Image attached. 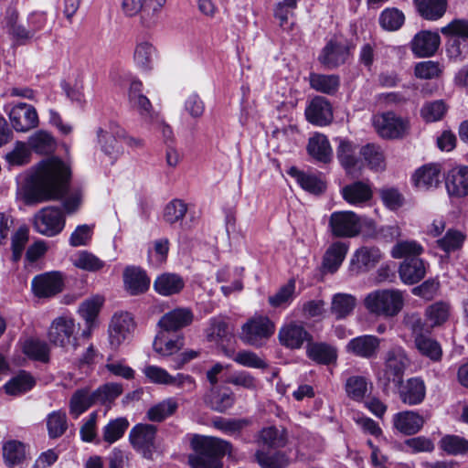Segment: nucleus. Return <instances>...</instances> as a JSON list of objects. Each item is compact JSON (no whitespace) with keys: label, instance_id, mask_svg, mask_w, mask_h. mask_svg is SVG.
<instances>
[{"label":"nucleus","instance_id":"1","mask_svg":"<svg viewBox=\"0 0 468 468\" xmlns=\"http://www.w3.org/2000/svg\"><path fill=\"white\" fill-rule=\"evenodd\" d=\"M69 177V167L64 162L55 157L44 160L32 176L27 197L35 202L58 199L66 194Z\"/></svg>","mask_w":468,"mask_h":468},{"label":"nucleus","instance_id":"2","mask_svg":"<svg viewBox=\"0 0 468 468\" xmlns=\"http://www.w3.org/2000/svg\"><path fill=\"white\" fill-rule=\"evenodd\" d=\"M193 452L188 455L192 468H222V458L230 454L231 444L217 437L196 435L191 441Z\"/></svg>","mask_w":468,"mask_h":468},{"label":"nucleus","instance_id":"3","mask_svg":"<svg viewBox=\"0 0 468 468\" xmlns=\"http://www.w3.org/2000/svg\"><path fill=\"white\" fill-rule=\"evenodd\" d=\"M404 292L398 289H378L369 292L364 299L366 309L372 314L392 318L404 307Z\"/></svg>","mask_w":468,"mask_h":468},{"label":"nucleus","instance_id":"4","mask_svg":"<svg viewBox=\"0 0 468 468\" xmlns=\"http://www.w3.org/2000/svg\"><path fill=\"white\" fill-rule=\"evenodd\" d=\"M410 360L401 347H393L385 355L384 366L378 375L381 384L388 388L391 383L400 386Z\"/></svg>","mask_w":468,"mask_h":468},{"label":"nucleus","instance_id":"5","mask_svg":"<svg viewBox=\"0 0 468 468\" xmlns=\"http://www.w3.org/2000/svg\"><path fill=\"white\" fill-rule=\"evenodd\" d=\"M274 333L273 323L266 316H256L248 320L241 327L240 339L243 343L260 347Z\"/></svg>","mask_w":468,"mask_h":468},{"label":"nucleus","instance_id":"6","mask_svg":"<svg viewBox=\"0 0 468 468\" xmlns=\"http://www.w3.org/2000/svg\"><path fill=\"white\" fill-rule=\"evenodd\" d=\"M65 215L58 207H46L34 216L33 227L35 230L47 237H55L65 227Z\"/></svg>","mask_w":468,"mask_h":468},{"label":"nucleus","instance_id":"7","mask_svg":"<svg viewBox=\"0 0 468 468\" xmlns=\"http://www.w3.org/2000/svg\"><path fill=\"white\" fill-rule=\"evenodd\" d=\"M372 122L375 130L382 138L400 139L409 133V121L392 112L377 114L373 117Z\"/></svg>","mask_w":468,"mask_h":468},{"label":"nucleus","instance_id":"8","mask_svg":"<svg viewBox=\"0 0 468 468\" xmlns=\"http://www.w3.org/2000/svg\"><path fill=\"white\" fill-rule=\"evenodd\" d=\"M76 325L74 319L67 316H59L54 319L48 328V338L54 346L66 350L78 346L75 336Z\"/></svg>","mask_w":468,"mask_h":468},{"label":"nucleus","instance_id":"9","mask_svg":"<svg viewBox=\"0 0 468 468\" xmlns=\"http://www.w3.org/2000/svg\"><path fill=\"white\" fill-rule=\"evenodd\" d=\"M329 229L335 238H354L361 231L360 218L352 211H335L330 215Z\"/></svg>","mask_w":468,"mask_h":468},{"label":"nucleus","instance_id":"10","mask_svg":"<svg viewBox=\"0 0 468 468\" xmlns=\"http://www.w3.org/2000/svg\"><path fill=\"white\" fill-rule=\"evenodd\" d=\"M156 432L157 428L152 424H137L130 431L132 445L146 459H152L157 450Z\"/></svg>","mask_w":468,"mask_h":468},{"label":"nucleus","instance_id":"11","mask_svg":"<svg viewBox=\"0 0 468 468\" xmlns=\"http://www.w3.org/2000/svg\"><path fill=\"white\" fill-rule=\"evenodd\" d=\"M34 294L38 298H50L62 292L64 281L59 271L37 275L31 282Z\"/></svg>","mask_w":468,"mask_h":468},{"label":"nucleus","instance_id":"12","mask_svg":"<svg viewBox=\"0 0 468 468\" xmlns=\"http://www.w3.org/2000/svg\"><path fill=\"white\" fill-rule=\"evenodd\" d=\"M381 259L382 253L378 247H360L350 259L349 271L356 275L367 272L375 268Z\"/></svg>","mask_w":468,"mask_h":468},{"label":"nucleus","instance_id":"13","mask_svg":"<svg viewBox=\"0 0 468 468\" xmlns=\"http://www.w3.org/2000/svg\"><path fill=\"white\" fill-rule=\"evenodd\" d=\"M9 119L16 132H27L38 124V115L34 106L20 102L12 107Z\"/></svg>","mask_w":468,"mask_h":468},{"label":"nucleus","instance_id":"14","mask_svg":"<svg viewBox=\"0 0 468 468\" xmlns=\"http://www.w3.org/2000/svg\"><path fill=\"white\" fill-rule=\"evenodd\" d=\"M128 101L145 121H153L156 116L150 100L143 93V83L137 79L129 80Z\"/></svg>","mask_w":468,"mask_h":468},{"label":"nucleus","instance_id":"15","mask_svg":"<svg viewBox=\"0 0 468 468\" xmlns=\"http://www.w3.org/2000/svg\"><path fill=\"white\" fill-rule=\"evenodd\" d=\"M350 52L347 45L335 40H330L321 50L318 61L326 69H334L346 63Z\"/></svg>","mask_w":468,"mask_h":468},{"label":"nucleus","instance_id":"16","mask_svg":"<svg viewBox=\"0 0 468 468\" xmlns=\"http://www.w3.org/2000/svg\"><path fill=\"white\" fill-rule=\"evenodd\" d=\"M123 289L132 296L146 292L150 287V278L140 267L128 266L122 273Z\"/></svg>","mask_w":468,"mask_h":468},{"label":"nucleus","instance_id":"17","mask_svg":"<svg viewBox=\"0 0 468 468\" xmlns=\"http://www.w3.org/2000/svg\"><path fill=\"white\" fill-rule=\"evenodd\" d=\"M305 116L309 122L318 126L328 125L334 118L330 102L321 96H316L311 101L305 109Z\"/></svg>","mask_w":468,"mask_h":468},{"label":"nucleus","instance_id":"18","mask_svg":"<svg viewBox=\"0 0 468 468\" xmlns=\"http://www.w3.org/2000/svg\"><path fill=\"white\" fill-rule=\"evenodd\" d=\"M413 185L420 190L436 188L441 182V168L438 164H427L412 175Z\"/></svg>","mask_w":468,"mask_h":468},{"label":"nucleus","instance_id":"19","mask_svg":"<svg viewBox=\"0 0 468 468\" xmlns=\"http://www.w3.org/2000/svg\"><path fill=\"white\" fill-rule=\"evenodd\" d=\"M441 43L438 33L423 30L415 35L410 42L412 52L419 58L431 57Z\"/></svg>","mask_w":468,"mask_h":468},{"label":"nucleus","instance_id":"20","mask_svg":"<svg viewBox=\"0 0 468 468\" xmlns=\"http://www.w3.org/2000/svg\"><path fill=\"white\" fill-rule=\"evenodd\" d=\"M445 186L450 197H463L468 195V166L452 168L445 178Z\"/></svg>","mask_w":468,"mask_h":468},{"label":"nucleus","instance_id":"21","mask_svg":"<svg viewBox=\"0 0 468 468\" xmlns=\"http://www.w3.org/2000/svg\"><path fill=\"white\" fill-rule=\"evenodd\" d=\"M336 154L346 173L353 177H358L363 162L356 155V146L349 141L340 140Z\"/></svg>","mask_w":468,"mask_h":468},{"label":"nucleus","instance_id":"22","mask_svg":"<svg viewBox=\"0 0 468 468\" xmlns=\"http://www.w3.org/2000/svg\"><path fill=\"white\" fill-rule=\"evenodd\" d=\"M379 346V338L375 335H365L351 339L346 346V350L356 356L371 358L376 356Z\"/></svg>","mask_w":468,"mask_h":468},{"label":"nucleus","instance_id":"23","mask_svg":"<svg viewBox=\"0 0 468 468\" xmlns=\"http://www.w3.org/2000/svg\"><path fill=\"white\" fill-rule=\"evenodd\" d=\"M399 388V399L405 404L413 406L421 403L426 395V388L422 379L411 378L403 382L400 386H395Z\"/></svg>","mask_w":468,"mask_h":468},{"label":"nucleus","instance_id":"24","mask_svg":"<svg viewBox=\"0 0 468 468\" xmlns=\"http://www.w3.org/2000/svg\"><path fill=\"white\" fill-rule=\"evenodd\" d=\"M349 250V242L336 240L329 245L323 257V268L335 273L342 265Z\"/></svg>","mask_w":468,"mask_h":468},{"label":"nucleus","instance_id":"25","mask_svg":"<svg viewBox=\"0 0 468 468\" xmlns=\"http://www.w3.org/2000/svg\"><path fill=\"white\" fill-rule=\"evenodd\" d=\"M311 338L309 333L303 325L290 323L282 326L279 331L281 344L289 348H299L305 341Z\"/></svg>","mask_w":468,"mask_h":468},{"label":"nucleus","instance_id":"26","mask_svg":"<svg viewBox=\"0 0 468 468\" xmlns=\"http://www.w3.org/2000/svg\"><path fill=\"white\" fill-rule=\"evenodd\" d=\"M194 318L192 311L188 308H176L159 320V326L166 332L176 331L189 325Z\"/></svg>","mask_w":468,"mask_h":468},{"label":"nucleus","instance_id":"27","mask_svg":"<svg viewBox=\"0 0 468 468\" xmlns=\"http://www.w3.org/2000/svg\"><path fill=\"white\" fill-rule=\"evenodd\" d=\"M5 28L17 45H24L33 38L32 31L18 22V12L8 8L5 16Z\"/></svg>","mask_w":468,"mask_h":468},{"label":"nucleus","instance_id":"28","mask_svg":"<svg viewBox=\"0 0 468 468\" xmlns=\"http://www.w3.org/2000/svg\"><path fill=\"white\" fill-rule=\"evenodd\" d=\"M288 441L287 432L283 428L270 426L260 431L257 443L260 449L283 448Z\"/></svg>","mask_w":468,"mask_h":468},{"label":"nucleus","instance_id":"29","mask_svg":"<svg viewBox=\"0 0 468 468\" xmlns=\"http://www.w3.org/2000/svg\"><path fill=\"white\" fill-rule=\"evenodd\" d=\"M424 419L414 411H402L394 415L393 425L405 435H413L419 432L423 427Z\"/></svg>","mask_w":468,"mask_h":468},{"label":"nucleus","instance_id":"30","mask_svg":"<svg viewBox=\"0 0 468 468\" xmlns=\"http://www.w3.org/2000/svg\"><path fill=\"white\" fill-rule=\"evenodd\" d=\"M399 274L405 284H415L425 277V263L420 258L403 261L399 265Z\"/></svg>","mask_w":468,"mask_h":468},{"label":"nucleus","instance_id":"31","mask_svg":"<svg viewBox=\"0 0 468 468\" xmlns=\"http://www.w3.org/2000/svg\"><path fill=\"white\" fill-rule=\"evenodd\" d=\"M185 287L183 278L176 273L165 272L154 280V291L163 296H171L179 293Z\"/></svg>","mask_w":468,"mask_h":468},{"label":"nucleus","instance_id":"32","mask_svg":"<svg viewBox=\"0 0 468 468\" xmlns=\"http://www.w3.org/2000/svg\"><path fill=\"white\" fill-rule=\"evenodd\" d=\"M3 459L5 464L9 468H21L26 461V445L16 440H9L4 442Z\"/></svg>","mask_w":468,"mask_h":468},{"label":"nucleus","instance_id":"33","mask_svg":"<svg viewBox=\"0 0 468 468\" xmlns=\"http://www.w3.org/2000/svg\"><path fill=\"white\" fill-rule=\"evenodd\" d=\"M166 0H144L140 11V24L143 27L153 28L158 24Z\"/></svg>","mask_w":468,"mask_h":468},{"label":"nucleus","instance_id":"34","mask_svg":"<svg viewBox=\"0 0 468 468\" xmlns=\"http://www.w3.org/2000/svg\"><path fill=\"white\" fill-rule=\"evenodd\" d=\"M309 84L314 90L327 95L335 94L340 87V78L335 74H309Z\"/></svg>","mask_w":468,"mask_h":468},{"label":"nucleus","instance_id":"35","mask_svg":"<svg viewBox=\"0 0 468 468\" xmlns=\"http://www.w3.org/2000/svg\"><path fill=\"white\" fill-rule=\"evenodd\" d=\"M342 195L349 204L357 205L368 201L372 197V190L367 183L357 181L343 187Z\"/></svg>","mask_w":468,"mask_h":468},{"label":"nucleus","instance_id":"36","mask_svg":"<svg viewBox=\"0 0 468 468\" xmlns=\"http://www.w3.org/2000/svg\"><path fill=\"white\" fill-rule=\"evenodd\" d=\"M95 404L92 391L89 388L77 389L69 399V413L77 419Z\"/></svg>","mask_w":468,"mask_h":468},{"label":"nucleus","instance_id":"37","mask_svg":"<svg viewBox=\"0 0 468 468\" xmlns=\"http://www.w3.org/2000/svg\"><path fill=\"white\" fill-rule=\"evenodd\" d=\"M307 151L311 156L319 162L328 163L332 158V148L324 134L317 133L308 142Z\"/></svg>","mask_w":468,"mask_h":468},{"label":"nucleus","instance_id":"38","mask_svg":"<svg viewBox=\"0 0 468 468\" xmlns=\"http://www.w3.org/2000/svg\"><path fill=\"white\" fill-rule=\"evenodd\" d=\"M104 298L101 295H94L85 300L79 307V314L85 321L87 326L95 327L97 317L103 305Z\"/></svg>","mask_w":468,"mask_h":468},{"label":"nucleus","instance_id":"39","mask_svg":"<svg viewBox=\"0 0 468 468\" xmlns=\"http://www.w3.org/2000/svg\"><path fill=\"white\" fill-rule=\"evenodd\" d=\"M288 174L293 177L300 186L312 194H320L325 189V184L314 175L307 174L296 167H291Z\"/></svg>","mask_w":468,"mask_h":468},{"label":"nucleus","instance_id":"40","mask_svg":"<svg viewBox=\"0 0 468 468\" xmlns=\"http://www.w3.org/2000/svg\"><path fill=\"white\" fill-rule=\"evenodd\" d=\"M420 16L427 20H438L447 9V0H415Z\"/></svg>","mask_w":468,"mask_h":468},{"label":"nucleus","instance_id":"41","mask_svg":"<svg viewBox=\"0 0 468 468\" xmlns=\"http://www.w3.org/2000/svg\"><path fill=\"white\" fill-rule=\"evenodd\" d=\"M156 54V48L146 40L138 41L133 51V61L135 65L142 69L149 70L152 69L153 60Z\"/></svg>","mask_w":468,"mask_h":468},{"label":"nucleus","instance_id":"42","mask_svg":"<svg viewBox=\"0 0 468 468\" xmlns=\"http://www.w3.org/2000/svg\"><path fill=\"white\" fill-rule=\"evenodd\" d=\"M307 356L316 363L329 365L335 363L337 358L336 349L324 343L309 344Z\"/></svg>","mask_w":468,"mask_h":468},{"label":"nucleus","instance_id":"43","mask_svg":"<svg viewBox=\"0 0 468 468\" xmlns=\"http://www.w3.org/2000/svg\"><path fill=\"white\" fill-rule=\"evenodd\" d=\"M414 344L418 351L433 362L441 361L442 349L439 342L422 334L416 335Z\"/></svg>","mask_w":468,"mask_h":468},{"label":"nucleus","instance_id":"44","mask_svg":"<svg viewBox=\"0 0 468 468\" xmlns=\"http://www.w3.org/2000/svg\"><path fill=\"white\" fill-rule=\"evenodd\" d=\"M36 382L34 378L26 371H20L9 379L4 386L7 394L17 396L29 391Z\"/></svg>","mask_w":468,"mask_h":468},{"label":"nucleus","instance_id":"45","mask_svg":"<svg viewBox=\"0 0 468 468\" xmlns=\"http://www.w3.org/2000/svg\"><path fill=\"white\" fill-rule=\"evenodd\" d=\"M423 250L422 246L415 240H400L392 247L390 254L394 259L407 261L420 258Z\"/></svg>","mask_w":468,"mask_h":468},{"label":"nucleus","instance_id":"46","mask_svg":"<svg viewBox=\"0 0 468 468\" xmlns=\"http://www.w3.org/2000/svg\"><path fill=\"white\" fill-rule=\"evenodd\" d=\"M255 458L261 468H286L289 464V458L282 452H271L259 449Z\"/></svg>","mask_w":468,"mask_h":468},{"label":"nucleus","instance_id":"47","mask_svg":"<svg viewBox=\"0 0 468 468\" xmlns=\"http://www.w3.org/2000/svg\"><path fill=\"white\" fill-rule=\"evenodd\" d=\"M48 434L50 439L61 437L68 430V420L65 412L54 410L46 418Z\"/></svg>","mask_w":468,"mask_h":468},{"label":"nucleus","instance_id":"48","mask_svg":"<svg viewBox=\"0 0 468 468\" xmlns=\"http://www.w3.org/2000/svg\"><path fill=\"white\" fill-rule=\"evenodd\" d=\"M177 408L178 404L176 400L173 398H169L151 407L147 411V417L151 421L161 422L173 415Z\"/></svg>","mask_w":468,"mask_h":468},{"label":"nucleus","instance_id":"49","mask_svg":"<svg viewBox=\"0 0 468 468\" xmlns=\"http://www.w3.org/2000/svg\"><path fill=\"white\" fill-rule=\"evenodd\" d=\"M345 389L348 398L355 401H362L368 390V382L365 377H349L345 385Z\"/></svg>","mask_w":468,"mask_h":468},{"label":"nucleus","instance_id":"50","mask_svg":"<svg viewBox=\"0 0 468 468\" xmlns=\"http://www.w3.org/2000/svg\"><path fill=\"white\" fill-rule=\"evenodd\" d=\"M205 401L212 410L218 412H224L232 407L234 398L229 393L220 392L216 388H211L205 398Z\"/></svg>","mask_w":468,"mask_h":468},{"label":"nucleus","instance_id":"51","mask_svg":"<svg viewBox=\"0 0 468 468\" xmlns=\"http://www.w3.org/2000/svg\"><path fill=\"white\" fill-rule=\"evenodd\" d=\"M356 306V298L347 293H336L332 300L331 311L337 319L348 315Z\"/></svg>","mask_w":468,"mask_h":468},{"label":"nucleus","instance_id":"52","mask_svg":"<svg viewBox=\"0 0 468 468\" xmlns=\"http://www.w3.org/2000/svg\"><path fill=\"white\" fill-rule=\"evenodd\" d=\"M72 263L78 269L87 271H97L104 266L101 260L88 250L78 251L72 259Z\"/></svg>","mask_w":468,"mask_h":468},{"label":"nucleus","instance_id":"53","mask_svg":"<svg viewBox=\"0 0 468 468\" xmlns=\"http://www.w3.org/2000/svg\"><path fill=\"white\" fill-rule=\"evenodd\" d=\"M296 283L294 279H290L282 285L275 294L269 297V303L275 308L284 307L292 303L294 297Z\"/></svg>","mask_w":468,"mask_h":468},{"label":"nucleus","instance_id":"54","mask_svg":"<svg viewBox=\"0 0 468 468\" xmlns=\"http://www.w3.org/2000/svg\"><path fill=\"white\" fill-rule=\"evenodd\" d=\"M24 353L31 359L48 362L49 359V347L44 341L38 339L27 340L23 347Z\"/></svg>","mask_w":468,"mask_h":468},{"label":"nucleus","instance_id":"55","mask_svg":"<svg viewBox=\"0 0 468 468\" xmlns=\"http://www.w3.org/2000/svg\"><path fill=\"white\" fill-rule=\"evenodd\" d=\"M29 146L38 154H49L54 150L55 141L50 133L37 131L29 137Z\"/></svg>","mask_w":468,"mask_h":468},{"label":"nucleus","instance_id":"56","mask_svg":"<svg viewBox=\"0 0 468 468\" xmlns=\"http://www.w3.org/2000/svg\"><path fill=\"white\" fill-rule=\"evenodd\" d=\"M404 14L397 8H386L379 16L381 27L388 31L399 29L404 24Z\"/></svg>","mask_w":468,"mask_h":468},{"label":"nucleus","instance_id":"57","mask_svg":"<svg viewBox=\"0 0 468 468\" xmlns=\"http://www.w3.org/2000/svg\"><path fill=\"white\" fill-rule=\"evenodd\" d=\"M187 212V205L181 199H173L170 201L164 209V220L173 225L182 221Z\"/></svg>","mask_w":468,"mask_h":468},{"label":"nucleus","instance_id":"58","mask_svg":"<svg viewBox=\"0 0 468 468\" xmlns=\"http://www.w3.org/2000/svg\"><path fill=\"white\" fill-rule=\"evenodd\" d=\"M183 340L177 337L175 340H167L163 332H160L153 343L155 352L162 356H172L179 351L183 346Z\"/></svg>","mask_w":468,"mask_h":468},{"label":"nucleus","instance_id":"59","mask_svg":"<svg viewBox=\"0 0 468 468\" xmlns=\"http://www.w3.org/2000/svg\"><path fill=\"white\" fill-rule=\"evenodd\" d=\"M450 314V305L444 302H437L425 310V315L432 326H438L445 323Z\"/></svg>","mask_w":468,"mask_h":468},{"label":"nucleus","instance_id":"60","mask_svg":"<svg viewBox=\"0 0 468 468\" xmlns=\"http://www.w3.org/2000/svg\"><path fill=\"white\" fill-rule=\"evenodd\" d=\"M440 447L449 454H465L468 452V441L456 435H446L440 441Z\"/></svg>","mask_w":468,"mask_h":468},{"label":"nucleus","instance_id":"61","mask_svg":"<svg viewBox=\"0 0 468 468\" xmlns=\"http://www.w3.org/2000/svg\"><path fill=\"white\" fill-rule=\"evenodd\" d=\"M360 154L371 169L380 170L385 167V158L378 146L367 144L361 148Z\"/></svg>","mask_w":468,"mask_h":468},{"label":"nucleus","instance_id":"62","mask_svg":"<svg viewBox=\"0 0 468 468\" xmlns=\"http://www.w3.org/2000/svg\"><path fill=\"white\" fill-rule=\"evenodd\" d=\"M94 225H79L70 234L69 243L71 247L88 246L92 239Z\"/></svg>","mask_w":468,"mask_h":468},{"label":"nucleus","instance_id":"63","mask_svg":"<svg viewBox=\"0 0 468 468\" xmlns=\"http://www.w3.org/2000/svg\"><path fill=\"white\" fill-rule=\"evenodd\" d=\"M447 111V106L441 100L425 103L421 110V117L426 122H436L442 118Z\"/></svg>","mask_w":468,"mask_h":468},{"label":"nucleus","instance_id":"64","mask_svg":"<svg viewBox=\"0 0 468 468\" xmlns=\"http://www.w3.org/2000/svg\"><path fill=\"white\" fill-rule=\"evenodd\" d=\"M441 33L445 37H457L459 39H468V20L453 19L441 28Z\"/></svg>","mask_w":468,"mask_h":468}]
</instances>
